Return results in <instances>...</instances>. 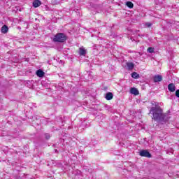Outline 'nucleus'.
<instances>
[{"mask_svg": "<svg viewBox=\"0 0 179 179\" xmlns=\"http://www.w3.org/2000/svg\"><path fill=\"white\" fill-rule=\"evenodd\" d=\"M55 152H57V150H55Z\"/></svg>", "mask_w": 179, "mask_h": 179, "instance_id": "19", "label": "nucleus"}, {"mask_svg": "<svg viewBox=\"0 0 179 179\" xmlns=\"http://www.w3.org/2000/svg\"><path fill=\"white\" fill-rule=\"evenodd\" d=\"M131 78H133L134 79H138L139 78V74H138V73L136 72H134L131 73Z\"/></svg>", "mask_w": 179, "mask_h": 179, "instance_id": "13", "label": "nucleus"}, {"mask_svg": "<svg viewBox=\"0 0 179 179\" xmlns=\"http://www.w3.org/2000/svg\"><path fill=\"white\" fill-rule=\"evenodd\" d=\"M54 43H64L66 41V36L64 33H58L53 38Z\"/></svg>", "mask_w": 179, "mask_h": 179, "instance_id": "2", "label": "nucleus"}, {"mask_svg": "<svg viewBox=\"0 0 179 179\" xmlns=\"http://www.w3.org/2000/svg\"><path fill=\"white\" fill-rule=\"evenodd\" d=\"M153 80L155 83H157V82H162V80H163V76H162L161 75H155L153 77Z\"/></svg>", "mask_w": 179, "mask_h": 179, "instance_id": "4", "label": "nucleus"}, {"mask_svg": "<svg viewBox=\"0 0 179 179\" xmlns=\"http://www.w3.org/2000/svg\"><path fill=\"white\" fill-rule=\"evenodd\" d=\"M130 92L131 94H134L135 96H138V94H139V91L136 88H131Z\"/></svg>", "mask_w": 179, "mask_h": 179, "instance_id": "11", "label": "nucleus"}, {"mask_svg": "<svg viewBox=\"0 0 179 179\" xmlns=\"http://www.w3.org/2000/svg\"><path fill=\"white\" fill-rule=\"evenodd\" d=\"M8 30H9V28L6 25H3L1 27V32L3 33L4 34H6V33H8Z\"/></svg>", "mask_w": 179, "mask_h": 179, "instance_id": "12", "label": "nucleus"}, {"mask_svg": "<svg viewBox=\"0 0 179 179\" xmlns=\"http://www.w3.org/2000/svg\"><path fill=\"white\" fill-rule=\"evenodd\" d=\"M87 50L85 48L82 47L79 48V55H86Z\"/></svg>", "mask_w": 179, "mask_h": 179, "instance_id": "9", "label": "nucleus"}, {"mask_svg": "<svg viewBox=\"0 0 179 179\" xmlns=\"http://www.w3.org/2000/svg\"><path fill=\"white\" fill-rule=\"evenodd\" d=\"M150 114L152 115V119L159 124H165L169 120V114L164 113L163 109L160 106L155 104V106L151 107L150 110Z\"/></svg>", "mask_w": 179, "mask_h": 179, "instance_id": "1", "label": "nucleus"}, {"mask_svg": "<svg viewBox=\"0 0 179 179\" xmlns=\"http://www.w3.org/2000/svg\"><path fill=\"white\" fill-rule=\"evenodd\" d=\"M139 155L141 156V157H152V155L148 150H142L139 152Z\"/></svg>", "mask_w": 179, "mask_h": 179, "instance_id": "3", "label": "nucleus"}, {"mask_svg": "<svg viewBox=\"0 0 179 179\" xmlns=\"http://www.w3.org/2000/svg\"><path fill=\"white\" fill-rule=\"evenodd\" d=\"M148 52H150V54H152V53L155 52V48H149L148 49Z\"/></svg>", "mask_w": 179, "mask_h": 179, "instance_id": "15", "label": "nucleus"}, {"mask_svg": "<svg viewBox=\"0 0 179 179\" xmlns=\"http://www.w3.org/2000/svg\"><path fill=\"white\" fill-rule=\"evenodd\" d=\"M126 65L129 71H132L135 66V64H134L132 62H127Z\"/></svg>", "mask_w": 179, "mask_h": 179, "instance_id": "6", "label": "nucleus"}, {"mask_svg": "<svg viewBox=\"0 0 179 179\" xmlns=\"http://www.w3.org/2000/svg\"><path fill=\"white\" fill-rule=\"evenodd\" d=\"M36 75H37V76H38V78H43L45 73H44V71H43V70L39 69L36 71Z\"/></svg>", "mask_w": 179, "mask_h": 179, "instance_id": "8", "label": "nucleus"}, {"mask_svg": "<svg viewBox=\"0 0 179 179\" xmlns=\"http://www.w3.org/2000/svg\"><path fill=\"white\" fill-rule=\"evenodd\" d=\"M168 90L172 93L176 92V85L173 83H170L168 85Z\"/></svg>", "mask_w": 179, "mask_h": 179, "instance_id": "5", "label": "nucleus"}, {"mask_svg": "<svg viewBox=\"0 0 179 179\" xmlns=\"http://www.w3.org/2000/svg\"><path fill=\"white\" fill-rule=\"evenodd\" d=\"M126 5L128 8H129L130 9H132V8H134V3L131 1H127L126 3Z\"/></svg>", "mask_w": 179, "mask_h": 179, "instance_id": "14", "label": "nucleus"}, {"mask_svg": "<svg viewBox=\"0 0 179 179\" xmlns=\"http://www.w3.org/2000/svg\"><path fill=\"white\" fill-rule=\"evenodd\" d=\"M45 139H50V138H51V136L50 135V134H45Z\"/></svg>", "mask_w": 179, "mask_h": 179, "instance_id": "16", "label": "nucleus"}, {"mask_svg": "<svg viewBox=\"0 0 179 179\" xmlns=\"http://www.w3.org/2000/svg\"><path fill=\"white\" fill-rule=\"evenodd\" d=\"M113 97H114V95L111 92H108L106 94L105 99L107 100H113Z\"/></svg>", "mask_w": 179, "mask_h": 179, "instance_id": "10", "label": "nucleus"}, {"mask_svg": "<svg viewBox=\"0 0 179 179\" xmlns=\"http://www.w3.org/2000/svg\"><path fill=\"white\" fill-rule=\"evenodd\" d=\"M176 94V97H178L179 99V90H177L176 91V94Z\"/></svg>", "mask_w": 179, "mask_h": 179, "instance_id": "18", "label": "nucleus"}, {"mask_svg": "<svg viewBox=\"0 0 179 179\" xmlns=\"http://www.w3.org/2000/svg\"><path fill=\"white\" fill-rule=\"evenodd\" d=\"M41 5V1L40 0H34L33 6L34 8H38Z\"/></svg>", "mask_w": 179, "mask_h": 179, "instance_id": "7", "label": "nucleus"}, {"mask_svg": "<svg viewBox=\"0 0 179 179\" xmlns=\"http://www.w3.org/2000/svg\"><path fill=\"white\" fill-rule=\"evenodd\" d=\"M145 26H146L147 27H150L152 26V23H150V22H146V23H145Z\"/></svg>", "mask_w": 179, "mask_h": 179, "instance_id": "17", "label": "nucleus"}]
</instances>
